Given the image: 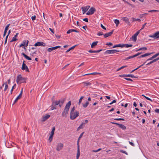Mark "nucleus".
<instances>
[{
	"instance_id": "46",
	"label": "nucleus",
	"mask_w": 159,
	"mask_h": 159,
	"mask_svg": "<svg viewBox=\"0 0 159 159\" xmlns=\"http://www.w3.org/2000/svg\"><path fill=\"white\" fill-rule=\"evenodd\" d=\"M106 45L109 46H112L113 45V44L111 43H106Z\"/></svg>"
},
{
	"instance_id": "35",
	"label": "nucleus",
	"mask_w": 159,
	"mask_h": 159,
	"mask_svg": "<svg viewBox=\"0 0 159 159\" xmlns=\"http://www.w3.org/2000/svg\"><path fill=\"white\" fill-rule=\"evenodd\" d=\"M100 74V73H99L93 72V73H91L88 74L84 75H83L84 76V75H98V74Z\"/></svg>"
},
{
	"instance_id": "11",
	"label": "nucleus",
	"mask_w": 159,
	"mask_h": 159,
	"mask_svg": "<svg viewBox=\"0 0 159 159\" xmlns=\"http://www.w3.org/2000/svg\"><path fill=\"white\" fill-rule=\"evenodd\" d=\"M63 147V145L62 143H58L57 147L56 150L57 151H59L61 150Z\"/></svg>"
},
{
	"instance_id": "14",
	"label": "nucleus",
	"mask_w": 159,
	"mask_h": 159,
	"mask_svg": "<svg viewBox=\"0 0 159 159\" xmlns=\"http://www.w3.org/2000/svg\"><path fill=\"white\" fill-rule=\"evenodd\" d=\"M50 116V115L47 114H46L45 116H43L42 121L43 122L45 121L49 118Z\"/></svg>"
},
{
	"instance_id": "13",
	"label": "nucleus",
	"mask_w": 159,
	"mask_h": 159,
	"mask_svg": "<svg viewBox=\"0 0 159 159\" xmlns=\"http://www.w3.org/2000/svg\"><path fill=\"white\" fill-rule=\"evenodd\" d=\"M28 40H24L23 41V43L20 45V47H21L23 46L27 47L28 46Z\"/></svg>"
},
{
	"instance_id": "27",
	"label": "nucleus",
	"mask_w": 159,
	"mask_h": 159,
	"mask_svg": "<svg viewBox=\"0 0 159 159\" xmlns=\"http://www.w3.org/2000/svg\"><path fill=\"white\" fill-rule=\"evenodd\" d=\"M55 127H52V130L51 133V134L50 135L53 136V135L54 134V131L55 130Z\"/></svg>"
},
{
	"instance_id": "4",
	"label": "nucleus",
	"mask_w": 159,
	"mask_h": 159,
	"mask_svg": "<svg viewBox=\"0 0 159 159\" xmlns=\"http://www.w3.org/2000/svg\"><path fill=\"white\" fill-rule=\"evenodd\" d=\"M79 115V113L78 111H75L74 112H70V118L72 120L75 119Z\"/></svg>"
},
{
	"instance_id": "38",
	"label": "nucleus",
	"mask_w": 159,
	"mask_h": 159,
	"mask_svg": "<svg viewBox=\"0 0 159 159\" xmlns=\"http://www.w3.org/2000/svg\"><path fill=\"white\" fill-rule=\"evenodd\" d=\"M80 139L78 138V141H77V149H78V150L80 149V145L79 144V141H80Z\"/></svg>"
},
{
	"instance_id": "52",
	"label": "nucleus",
	"mask_w": 159,
	"mask_h": 159,
	"mask_svg": "<svg viewBox=\"0 0 159 159\" xmlns=\"http://www.w3.org/2000/svg\"><path fill=\"white\" fill-rule=\"evenodd\" d=\"M101 27L104 30H106V29L105 26H104L102 24L101 25Z\"/></svg>"
},
{
	"instance_id": "57",
	"label": "nucleus",
	"mask_w": 159,
	"mask_h": 159,
	"mask_svg": "<svg viewBox=\"0 0 159 159\" xmlns=\"http://www.w3.org/2000/svg\"><path fill=\"white\" fill-rule=\"evenodd\" d=\"M140 30H139L137 32H136V33L135 34H134L136 35L137 36H138V35L139 34V33H140Z\"/></svg>"
},
{
	"instance_id": "59",
	"label": "nucleus",
	"mask_w": 159,
	"mask_h": 159,
	"mask_svg": "<svg viewBox=\"0 0 159 159\" xmlns=\"http://www.w3.org/2000/svg\"><path fill=\"white\" fill-rule=\"evenodd\" d=\"M83 20L84 21H85L86 22H88V19L87 18H85L84 19H83Z\"/></svg>"
},
{
	"instance_id": "16",
	"label": "nucleus",
	"mask_w": 159,
	"mask_h": 159,
	"mask_svg": "<svg viewBox=\"0 0 159 159\" xmlns=\"http://www.w3.org/2000/svg\"><path fill=\"white\" fill-rule=\"evenodd\" d=\"M122 20L124 21L128 25H130V23L129 20V19L128 18L126 17H124L122 18Z\"/></svg>"
},
{
	"instance_id": "56",
	"label": "nucleus",
	"mask_w": 159,
	"mask_h": 159,
	"mask_svg": "<svg viewBox=\"0 0 159 159\" xmlns=\"http://www.w3.org/2000/svg\"><path fill=\"white\" fill-rule=\"evenodd\" d=\"M129 143L131 146H134V143H133L131 142L130 141H129Z\"/></svg>"
},
{
	"instance_id": "37",
	"label": "nucleus",
	"mask_w": 159,
	"mask_h": 159,
	"mask_svg": "<svg viewBox=\"0 0 159 159\" xmlns=\"http://www.w3.org/2000/svg\"><path fill=\"white\" fill-rule=\"evenodd\" d=\"M17 40V39L16 38L14 37H13L12 39V40L10 41L11 42H12L14 41H16Z\"/></svg>"
},
{
	"instance_id": "6",
	"label": "nucleus",
	"mask_w": 159,
	"mask_h": 159,
	"mask_svg": "<svg viewBox=\"0 0 159 159\" xmlns=\"http://www.w3.org/2000/svg\"><path fill=\"white\" fill-rule=\"evenodd\" d=\"M25 61H24L22 65L21 69L23 70H25L26 71L29 72V70L27 66L25 63Z\"/></svg>"
},
{
	"instance_id": "44",
	"label": "nucleus",
	"mask_w": 159,
	"mask_h": 159,
	"mask_svg": "<svg viewBox=\"0 0 159 159\" xmlns=\"http://www.w3.org/2000/svg\"><path fill=\"white\" fill-rule=\"evenodd\" d=\"M158 11V10H153L149 11H148V12H157Z\"/></svg>"
},
{
	"instance_id": "48",
	"label": "nucleus",
	"mask_w": 159,
	"mask_h": 159,
	"mask_svg": "<svg viewBox=\"0 0 159 159\" xmlns=\"http://www.w3.org/2000/svg\"><path fill=\"white\" fill-rule=\"evenodd\" d=\"M103 34V33L102 32H99L97 34V35L98 36L102 35Z\"/></svg>"
},
{
	"instance_id": "3",
	"label": "nucleus",
	"mask_w": 159,
	"mask_h": 159,
	"mask_svg": "<svg viewBox=\"0 0 159 159\" xmlns=\"http://www.w3.org/2000/svg\"><path fill=\"white\" fill-rule=\"evenodd\" d=\"M26 78L23 77L21 75H19L17 77L16 82L17 84H21L23 83L26 82Z\"/></svg>"
},
{
	"instance_id": "5",
	"label": "nucleus",
	"mask_w": 159,
	"mask_h": 159,
	"mask_svg": "<svg viewBox=\"0 0 159 159\" xmlns=\"http://www.w3.org/2000/svg\"><path fill=\"white\" fill-rule=\"evenodd\" d=\"M119 52L120 51L119 50H107L105 52V53L108 54H113L117 52Z\"/></svg>"
},
{
	"instance_id": "30",
	"label": "nucleus",
	"mask_w": 159,
	"mask_h": 159,
	"mask_svg": "<svg viewBox=\"0 0 159 159\" xmlns=\"http://www.w3.org/2000/svg\"><path fill=\"white\" fill-rule=\"evenodd\" d=\"M125 76H126V77H130L132 78H136L135 76L132 74L126 75Z\"/></svg>"
},
{
	"instance_id": "18",
	"label": "nucleus",
	"mask_w": 159,
	"mask_h": 159,
	"mask_svg": "<svg viewBox=\"0 0 159 159\" xmlns=\"http://www.w3.org/2000/svg\"><path fill=\"white\" fill-rule=\"evenodd\" d=\"M116 125H118L120 128L123 129L125 130L126 129V126L122 124H116Z\"/></svg>"
},
{
	"instance_id": "53",
	"label": "nucleus",
	"mask_w": 159,
	"mask_h": 159,
	"mask_svg": "<svg viewBox=\"0 0 159 159\" xmlns=\"http://www.w3.org/2000/svg\"><path fill=\"white\" fill-rule=\"evenodd\" d=\"M84 133V132H83V133H82L80 135V136H79V137L78 138L80 139L82 137L83 135V134Z\"/></svg>"
},
{
	"instance_id": "36",
	"label": "nucleus",
	"mask_w": 159,
	"mask_h": 159,
	"mask_svg": "<svg viewBox=\"0 0 159 159\" xmlns=\"http://www.w3.org/2000/svg\"><path fill=\"white\" fill-rule=\"evenodd\" d=\"M10 25V24H9L8 25H7V26L6 27L5 30L4 31V32H5V33H7V31L8 30V27Z\"/></svg>"
},
{
	"instance_id": "50",
	"label": "nucleus",
	"mask_w": 159,
	"mask_h": 159,
	"mask_svg": "<svg viewBox=\"0 0 159 159\" xmlns=\"http://www.w3.org/2000/svg\"><path fill=\"white\" fill-rule=\"evenodd\" d=\"M159 55V52L156 54H155V55H154L153 56V57H154V58H156V57H157Z\"/></svg>"
},
{
	"instance_id": "58",
	"label": "nucleus",
	"mask_w": 159,
	"mask_h": 159,
	"mask_svg": "<svg viewBox=\"0 0 159 159\" xmlns=\"http://www.w3.org/2000/svg\"><path fill=\"white\" fill-rule=\"evenodd\" d=\"M154 57H153V56H152V57L150 58L149 59H147V61H149V60H152L154 58Z\"/></svg>"
},
{
	"instance_id": "34",
	"label": "nucleus",
	"mask_w": 159,
	"mask_h": 159,
	"mask_svg": "<svg viewBox=\"0 0 159 159\" xmlns=\"http://www.w3.org/2000/svg\"><path fill=\"white\" fill-rule=\"evenodd\" d=\"M75 46H76V45L72 47L71 48H70L68 50H67L66 51V53L68 52H69L71 50L73 49L75 47Z\"/></svg>"
},
{
	"instance_id": "41",
	"label": "nucleus",
	"mask_w": 159,
	"mask_h": 159,
	"mask_svg": "<svg viewBox=\"0 0 159 159\" xmlns=\"http://www.w3.org/2000/svg\"><path fill=\"white\" fill-rule=\"evenodd\" d=\"M132 19H133V21H141V20L139 19H135V18H132Z\"/></svg>"
},
{
	"instance_id": "19",
	"label": "nucleus",
	"mask_w": 159,
	"mask_h": 159,
	"mask_svg": "<svg viewBox=\"0 0 159 159\" xmlns=\"http://www.w3.org/2000/svg\"><path fill=\"white\" fill-rule=\"evenodd\" d=\"M82 83L84 84V87L89 86L92 84V83L91 82H88L87 81L83 82Z\"/></svg>"
},
{
	"instance_id": "7",
	"label": "nucleus",
	"mask_w": 159,
	"mask_h": 159,
	"mask_svg": "<svg viewBox=\"0 0 159 159\" xmlns=\"http://www.w3.org/2000/svg\"><path fill=\"white\" fill-rule=\"evenodd\" d=\"M149 37L151 38H154L155 39L159 38V31L156 32L153 35H149Z\"/></svg>"
},
{
	"instance_id": "61",
	"label": "nucleus",
	"mask_w": 159,
	"mask_h": 159,
	"mask_svg": "<svg viewBox=\"0 0 159 159\" xmlns=\"http://www.w3.org/2000/svg\"><path fill=\"white\" fill-rule=\"evenodd\" d=\"M139 54L138 53L137 54L133 55V56H134V57H136L139 56Z\"/></svg>"
},
{
	"instance_id": "32",
	"label": "nucleus",
	"mask_w": 159,
	"mask_h": 159,
	"mask_svg": "<svg viewBox=\"0 0 159 159\" xmlns=\"http://www.w3.org/2000/svg\"><path fill=\"white\" fill-rule=\"evenodd\" d=\"M137 36L135 34H134L132 37V39H133V40L134 41H136L137 40Z\"/></svg>"
},
{
	"instance_id": "20",
	"label": "nucleus",
	"mask_w": 159,
	"mask_h": 159,
	"mask_svg": "<svg viewBox=\"0 0 159 159\" xmlns=\"http://www.w3.org/2000/svg\"><path fill=\"white\" fill-rule=\"evenodd\" d=\"M21 54L22 56H24L25 58L28 60H31V59L30 57H28V56L26 55L25 53L22 52L21 53Z\"/></svg>"
},
{
	"instance_id": "39",
	"label": "nucleus",
	"mask_w": 159,
	"mask_h": 159,
	"mask_svg": "<svg viewBox=\"0 0 159 159\" xmlns=\"http://www.w3.org/2000/svg\"><path fill=\"white\" fill-rule=\"evenodd\" d=\"M142 96L144 97L145 98H146L148 100H150V101H152V100L150 98H149L147 97H146V96H145L143 94H142Z\"/></svg>"
},
{
	"instance_id": "1",
	"label": "nucleus",
	"mask_w": 159,
	"mask_h": 159,
	"mask_svg": "<svg viewBox=\"0 0 159 159\" xmlns=\"http://www.w3.org/2000/svg\"><path fill=\"white\" fill-rule=\"evenodd\" d=\"M65 100V99H63L61 100H60L58 101H52V104L51 106V110H52L54 109H56V108L54 107V106H57L59 105L60 107H61L62 104L64 103Z\"/></svg>"
},
{
	"instance_id": "49",
	"label": "nucleus",
	"mask_w": 159,
	"mask_h": 159,
	"mask_svg": "<svg viewBox=\"0 0 159 159\" xmlns=\"http://www.w3.org/2000/svg\"><path fill=\"white\" fill-rule=\"evenodd\" d=\"M120 152L122 153L125 154L126 155H128V153L126 152L125 151H124L123 150H120Z\"/></svg>"
},
{
	"instance_id": "51",
	"label": "nucleus",
	"mask_w": 159,
	"mask_h": 159,
	"mask_svg": "<svg viewBox=\"0 0 159 159\" xmlns=\"http://www.w3.org/2000/svg\"><path fill=\"white\" fill-rule=\"evenodd\" d=\"M36 16L34 15L33 16H32L31 17V19H32V20L33 21H34V20H35L36 19Z\"/></svg>"
},
{
	"instance_id": "12",
	"label": "nucleus",
	"mask_w": 159,
	"mask_h": 159,
	"mask_svg": "<svg viewBox=\"0 0 159 159\" xmlns=\"http://www.w3.org/2000/svg\"><path fill=\"white\" fill-rule=\"evenodd\" d=\"M90 7V6H87L85 7H82L81 8L82 9L83 14H84L89 9Z\"/></svg>"
},
{
	"instance_id": "43",
	"label": "nucleus",
	"mask_w": 159,
	"mask_h": 159,
	"mask_svg": "<svg viewBox=\"0 0 159 159\" xmlns=\"http://www.w3.org/2000/svg\"><path fill=\"white\" fill-rule=\"evenodd\" d=\"M5 86L4 90L6 91L8 88V85L7 82L5 83Z\"/></svg>"
},
{
	"instance_id": "47",
	"label": "nucleus",
	"mask_w": 159,
	"mask_h": 159,
	"mask_svg": "<svg viewBox=\"0 0 159 159\" xmlns=\"http://www.w3.org/2000/svg\"><path fill=\"white\" fill-rule=\"evenodd\" d=\"M117 45V47L123 48L124 47L123 44H118Z\"/></svg>"
},
{
	"instance_id": "2",
	"label": "nucleus",
	"mask_w": 159,
	"mask_h": 159,
	"mask_svg": "<svg viewBox=\"0 0 159 159\" xmlns=\"http://www.w3.org/2000/svg\"><path fill=\"white\" fill-rule=\"evenodd\" d=\"M71 104V103L70 101H69L66 104L63 111L62 112V116L63 117L66 118L67 117Z\"/></svg>"
},
{
	"instance_id": "23",
	"label": "nucleus",
	"mask_w": 159,
	"mask_h": 159,
	"mask_svg": "<svg viewBox=\"0 0 159 159\" xmlns=\"http://www.w3.org/2000/svg\"><path fill=\"white\" fill-rule=\"evenodd\" d=\"M72 32H75L77 33L79 32V31L77 30H74V29H70L67 32V34H70Z\"/></svg>"
},
{
	"instance_id": "28",
	"label": "nucleus",
	"mask_w": 159,
	"mask_h": 159,
	"mask_svg": "<svg viewBox=\"0 0 159 159\" xmlns=\"http://www.w3.org/2000/svg\"><path fill=\"white\" fill-rule=\"evenodd\" d=\"M89 104V102H88L87 101L85 103L83 104L82 105H83V107H84V108H86L88 106V105Z\"/></svg>"
},
{
	"instance_id": "8",
	"label": "nucleus",
	"mask_w": 159,
	"mask_h": 159,
	"mask_svg": "<svg viewBox=\"0 0 159 159\" xmlns=\"http://www.w3.org/2000/svg\"><path fill=\"white\" fill-rule=\"evenodd\" d=\"M96 11L95 8L93 7H91L89 10L88 11L87 13L86 14L87 15H90L93 14L94 12Z\"/></svg>"
},
{
	"instance_id": "21",
	"label": "nucleus",
	"mask_w": 159,
	"mask_h": 159,
	"mask_svg": "<svg viewBox=\"0 0 159 159\" xmlns=\"http://www.w3.org/2000/svg\"><path fill=\"white\" fill-rule=\"evenodd\" d=\"M159 60V57H158V58H156L155 59H154L152 61H150V62H149L147 64H146V65H149L151 64L152 63H154V62L156 61H157L158 60Z\"/></svg>"
},
{
	"instance_id": "64",
	"label": "nucleus",
	"mask_w": 159,
	"mask_h": 159,
	"mask_svg": "<svg viewBox=\"0 0 159 159\" xmlns=\"http://www.w3.org/2000/svg\"><path fill=\"white\" fill-rule=\"evenodd\" d=\"M144 16V14H140V15H139V17L142 18H143V17Z\"/></svg>"
},
{
	"instance_id": "25",
	"label": "nucleus",
	"mask_w": 159,
	"mask_h": 159,
	"mask_svg": "<svg viewBox=\"0 0 159 159\" xmlns=\"http://www.w3.org/2000/svg\"><path fill=\"white\" fill-rule=\"evenodd\" d=\"M147 49V48L146 47H143L139 49H138L136 50V52H138L140 50H146Z\"/></svg>"
},
{
	"instance_id": "31",
	"label": "nucleus",
	"mask_w": 159,
	"mask_h": 159,
	"mask_svg": "<svg viewBox=\"0 0 159 159\" xmlns=\"http://www.w3.org/2000/svg\"><path fill=\"white\" fill-rule=\"evenodd\" d=\"M124 47H125L126 48L131 47L133 45L132 44H123Z\"/></svg>"
},
{
	"instance_id": "45",
	"label": "nucleus",
	"mask_w": 159,
	"mask_h": 159,
	"mask_svg": "<svg viewBox=\"0 0 159 159\" xmlns=\"http://www.w3.org/2000/svg\"><path fill=\"white\" fill-rule=\"evenodd\" d=\"M115 120H124V119L123 118H116L114 119Z\"/></svg>"
},
{
	"instance_id": "29",
	"label": "nucleus",
	"mask_w": 159,
	"mask_h": 159,
	"mask_svg": "<svg viewBox=\"0 0 159 159\" xmlns=\"http://www.w3.org/2000/svg\"><path fill=\"white\" fill-rule=\"evenodd\" d=\"M80 155V149H77V152L76 155V159H78Z\"/></svg>"
},
{
	"instance_id": "62",
	"label": "nucleus",
	"mask_w": 159,
	"mask_h": 159,
	"mask_svg": "<svg viewBox=\"0 0 159 159\" xmlns=\"http://www.w3.org/2000/svg\"><path fill=\"white\" fill-rule=\"evenodd\" d=\"M139 54L138 53L137 54L133 55V56H134V57H136L139 56Z\"/></svg>"
},
{
	"instance_id": "42",
	"label": "nucleus",
	"mask_w": 159,
	"mask_h": 159,
	"mask_svg": "<svg viewBox=\"0 0 159 159\" xmlns=\"http://www.w3.org/2000/svg\"><path fill=\"white\" fill-rule=\"evenodd\" d=\"M134 58L133 56H131L129 57H128L127 58H126L125 60H128L132 58Z\"/></svg>"
},
{
	"instance_id": "40",
	"label": "nucleus",
	"mask_w": 159,
	"mask_h": 159,
	"mask_svg": "<svg viewBox=\"0 0 159 159\" xmlns=\"http://www.w3.org/2000/svg\"><path fill=\"white\" fill-rule=\"evenodd\" d=\"M53 136H51V135L50 136L49 138V139H48V140L50 142H51V141H52V138H53Z\"/></svg>"
},
{
	"instance_id": "24",
	"label": "nucleus",
	"mask_w": 159,
	"mask_h": 159,
	"mask_svg": "<svg viewBox=\"0 0 159 159\" xmlns=\"http://www.w3.org/2000/svg\"><path fill=\"white\" fill-rule=\"evenodd\" d=\"M98 41L93 42L91 45V48H93L95 47L97 44Z\"/></svg>"
},
{
	"instance_id": "9",
	"label": "nucleus",
	"mask_w": 159,
	"mask_h": 159,
	"mask_svg": "<svg viewBox=\"0 0 159 159\" xmlns=\"http://www.w3.org/2000/svg\"><path fill=\"white\" fill-rule=\"evenodd\" d=\"M88 120H85V122H82L81 124L80 125V126L78 128L77 131H78L80 129H82L84 126L85 125L86 123H88Z\"/></svg>"
},
{
	"instance_id": "60",
	"label": "nucleus",
	"mask_w": 159,
	"mask_h": 159,
	"mask_svg": "<svg viewBox=\"0 0 159 159\" xmlns=\"http://www.w3.org/2000/svg\"><path fill=\"white\" fill-rule=\"evenodd\" d=\"M155 111L156 112L159 113V109H156L155 110Z\"/></svg>"
},
{
	"instance_id": "54",
	"label": "nucleus",
	"mask_w": 159,
	"mask_h": 159,
	"mask_svg": "<svg viewBox=\"0 0 159 159\" xmlns=\"http://www.w3.org/2000/svg\"><path fill=\"white\" fill-rule=\"evenodd\" d=\"M75 107H74L72 108L71 109V111H70V112H75V111H75Z\"/></svg>"
},
{
	"instance_id": "63",
	"label": "nucleus",
	"mask_w": 159,
	"mask_h": 159,
	"mask_svg": "<svg viewBox=\"0 0 159 159\" xmlns=\"http://www.w3.org/2000/svg\"><path fill=\"white\" fill-rule=\"evenodd\" d=\"M89 52H93V53H95V51H93V50H89Z\"/></svg>"
},
{
	"instance_id": "10",
	"label": "nucleus",
	"mask_w": 159,
	"mask_h": 159,
	"mask_svg": "<svg viewBox=\"0 0 159 159\" xmlns=\"http://www.w3.org/2000/svg\"><path fill=\"white\" fill-rule=\"evenodd\" d=\"M34 46H43L45 47L46 46V44L45 43H44L43 42H38L35 43Z\"/></svg>"
},
{
	"instance_id": "17",
	"label": "nucleus",
	"mask_w": 159,
	"mask_h": 159,
	"mask_svg": "<svg viewBox=\"0 0 159 159\" xmlns=\"http://www.w3.org/2000/svg\"><path fill=\"white\" fill-rule=\"evenodd\" d=\"M114 30H112V31L108 33H106L104 35V38H107L109 36H111L113 34Z\"/></svg>"
},
{
	"instance_id": "26",
	"label": "nucleus",
	"mask_w": 159,
	"mask_h": 159,
	"mask_svg": "<svg viewBox=\"0 0 159 159\" xmlns=\"http://www.w3.org/2000/svg\"><path fill=\"white\" fill-rule=\"evenodd\" d=\"M21 94H20L18 96L16 99L14 104L16 103L17 102V100L21 98Z\"/></svg>"
},
{
	"instance_id": "33",
	"label": "nucleus",
	"mask_w": 159,
	"mask_h": 159,
	"mask_svg": "<svg viewBox=\"0 0 159 159\" xmlns=\"http://www.w3.org/2000/svg\"><path fill=\"white\" fill-rule=\"evenodd\" d=\"M114 22L116 24V26H117L120 23V21L119 20L116 19L114 20Z\"/></svg>"
},
{
	"instance_id": "22",
	"label": "nucleus",
	"mask_w": 159,
	"mask_h": 159,
	"mask_svg": "<svg viewBox=\"0 0 159 159\" xmlns=\"http://www.w3.org/2000/svg\"><path fill=\"white\" fill-rule=\"evenodd\" d=\"M152 53H145V54H143V55H141L139 57H138L139 58H141V57H145L149 56V55H150L151 54H152Z\"/></svg>"
},
{
	"instance_id": "55",
	"label": "nucleus",
	"mask_w": 159,
	"mask_h": 159,
	"mask_svg": "<svg viewBox=\"0 0 159 159\" xmlns=\"http://www.w3.org/2000/svg\"><path fill=\"white\" fill-rule=\"evenodd\" d=\"M125 79L126 80H127L130 81H133V80L132 79H130V78H125Z\"/></svg>"
},
{
	"instance_id": "15",
	"label": "nucleus",
	"mask_w": 159,
	"mask_h": 159,
	"mask_svg": "<svg viewBox=\"0 0 159 159\" xmlns=\"http://www.w3.org/2000/svg\"><path fill=\"white\" fill-rule=\"evenodd\" d=\"M61 48V46H56L55 47H53L51 48H48L47 50L48 52H51L52 51L54 50L57 48Z\"/></svg>"
}]
</instances>
